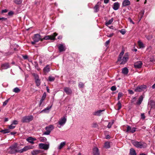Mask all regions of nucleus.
<instances>
[{"label":"nucleus","instance_id":"nucleus-62","mask_svg":"<svg viewBox=\"0 0 155 155\" xmlns=\"http://www.w3.org/2000/svg\"><path fill=\"white\" fill-rule=\"evenodd\" d=\"M23 57L24 59H26L28 58V57L27 55H23Z\"/></svg>","mask_w":155,"mask_h":155},{"label":"nucleus","instance_id":"nucleus-8","mask_svg":"<svg viewBox=\"0 0 155 155\" xmlns=\"http://www.w3.org/2000/svg\"><path fill=\"white\" fill-rule=\"evenodd\" d=\"M39 146L40 149L45 150H48L49 147L48 145L42 143H40L39 144Z\"/></svg>","mask_w":155,"mask_h":155},{"label":"nucleus","instance_id":"nucleus-41","mask_svg":"<svg viewBox=\"0 0 155 155\" xmlns=\"http://www.w3.org/2000/svg\"><path fill=\"white\" fill-rule=\"evenodd\" d=\"M35 82L36 85L37 86H39L41 84V81L40 79L35 80Z\"/></svg>","mask_w":155,"mask_h":155},{"label":"nucleus","instance_id":"nucleus-28","mask_svg":"<svg viewBox=\"0 0 155 155\" xmlns=\"http://www.w3.org/2000/svg\"><path fill=\"white\" fill-rule=\"evenodd\" d=\"M144 13V10H142L139 13V17H140L139 20L140 21L143 17V15Z\"/></svg>","mask_w":155,"mask_h":155},{"label":"nucleus","instance_id":"nucleus-39","mask_svg":"<svg viewBox=\"0 0 155 155\" xmlns=\"http://www.w3.org/2000/svg\"><path fill=\"white\" fill-rule=\"evenodd\" d=\"M20 91V89L17 87L14 88L13 90V91L16 93H18Z\"/></svg>","mask_w":155,"mask_h":155},{"label":"nucleus","instance_id":"nucleus-29","mask_svg":"<svg viewBox=\"0 0 155 155\" xmlns=\"http://www.w3.org/2000/svg\"><path fill=\"white\" fill-rule=\"evenodd\" d=\"M122 72L124 74H127L128 72V70L127 68H124L123 69Z\"/></svg>","mask_w":155,"mask_h":155},{"label":"nucleus","instance_id":"nucleus-19","mask_svg":"<svg viewBox=\"0 0 155 155\" xmlns=\"http://www.w3.org/2000/svg\"><path fill=\"white\" fill-rule=\"evenodd\" d=\"M104 110H98L94 112L93 113V114L94 115L100 116L101 115V112Z\"/></svg>","mask_w":155,"mask_h":155},{"label":"nucleus","instance_id":"nucleus-54","mask_svg":"<svg viewBox=\"0 0 155 155\" xmlns=\"http://www.w3.org/2000/svg\"><path fill=\"white\" fill-rule=\"evenodd\" d=\"M141 118L143 119H144L145 118V117L144 113H142L141 115Z\"/></svg>","mask_w":155,"mask_h":155},{"label":"nucleus","instance_id":"nucleus-13","mask_svg":"<svg viewBox=\"0 0 155 155\" xmlns=\"http://www.w3.org/2000/svg\"><path fill=\"white\" fill-rule=\"evenodd\" d=\"M66 120V118L65 117H64L60 119L58 121V124L61 126H63L65 123Z\"/></svg>","mask_w":155,"mask_h":155},{"label":"nucleus","instance_id":"nucleus-27","mask_svg":"<svg viewBox=\"0 0 155 155\" xmlns=\"http://www.w3.org/2000/svg\"><path fill=\"white\" fill-rule=\"evenodd\" d=\"M41 153L40 150H34L31 152L32 155H37L38 154Z\"/></svg>","mask_w":155,"mask_h":155},{"label":"nucleus","instance_id":"nucleus-43","mask_svg":"<svg viewBox=\"0 0 155 155\" xmlns=\"http://www.w3.org/2000/svg\"><path fill=\"white\" fill-rule=\"evenodd\" d=\"M84 86V84L82 82H80L78 84V87L79 88H83Z\"/></svg>","mask_w":155,"mask_h":155},{"label":"nucleus","instance_id":"nucleus-20","mask_svg":"<svg viewBox=\"0 0 155 155\" xmlns=\"http://www.w3.org/2000/svg\"><path fill=\"white\" fill-rule=\"evenodd\" d=\"M93 155H100V153L98 148L95 147L93 148Z\"/></svg>","mask_w":155,"mask_h":155},{"label":"nucleus","instance_id":"nucleus-7","mask_svg":"<svg viewBox=\"0 0 155 155\" xmlns=\"http://www.w3.org/2000/svg\"><path fill=\"white\" fill-rule=\"evenodd\" d=\"M33 39L34 41H35V42H37L40 40L41 41V39H42V38H41V36L39 34H37L34 35Z\"/></svg>","mask_w":155,"mask_h":155},{"label":"nucleus","instance_id":"nucleus-9","mask_svg":"<svg viewBox=\"0 0 155 155\" xmlns=\"http://www.w3.org/2000/svg\"><path fill=\"white\" fill-rule=\"evenodd\" d=\"M128 59V57L127 55H126V53L122 59H121V62L120 63V64H124L127 62V60Z\"/></svg>","mask_w":155,"mask_h":155},{"label":"nucleus","instance_id":"nucleus-30","mask_svg":"<svg viewBox=\"0 0 155 155\" xmlns=\"http://www.w3.org/2000/svg\"><path fill=\"white\" fill-rule=\"evenodd\" d=\"M130 155H136L135 150L133 148H131L130 150Z\"/></svg>","mask_w":155,"mask_h":155},{"label":"nucleus","instance_id":"nucleus-46","mask_svg":"<svg viewBox=\"0 0 155 155\" xmlns=\"http://www.w3.org/2000/svg\"><path fill=\"white\" fill-rule=\"evenodd\" d=\"M114 124V121H113L109 123L107 125V127L109 128H110L111 127L112 125Z\"/></svg>","mask_w":155,"mask_h":155},{"label":"nucleus","instance_id":"nucleus-14","mask_svg":"<svg viewBox=\"0 0 155 155\" xmlns=\"http://www.w3.org/2000/svg\"><path fill=\"white\" fill-rule=\"evenodd\" d=\"M64 91L68 95H70L72 93L71 89L68 87H65L64 88Z\"/></svg>","mask_w":155,"mask_h":155},{"label":"nucleus","instance_id":"nucleus-56","mask_svg":"<svg viewBox=\"0 0 155 155\" xmlns=\"http://www.w3.org/2000/svg\"><path fill=\"white\" fill-rule=\"evenodd\" d=\"M14 14V12L12 11H11L8 12V14L9 15H12Z\"/></svg>","mask_w":155,"mask_h":155},{"label":"nucleus","instance_id":"nucleus-5","mask_svg":"<svg viewBox=\"0 0 155 155\" xmlns=\"http://www.w3.org/2000/svg\"><path fill=\"white\" fill-rule=\"evenodd\" d=\"M54 129V126L52 125H50L45 127V129L46 131L43 134V135H48L50 133L51 131Z\"/></svg>","mask_w":155,"mask_h":155},{"label":"nucleus","instance_id":"nucleus-1","mask_svg":"<svg viewBox=\"0 0 155 155\" xmlns=\"http://www.w3.org/2000/svg\"><path fill=\"white\" fill-rule=\"evenodd\" d=\"M132 143L137 148H143L146 147L147 144L143 142L132 141Z\"/></svg>","mask_w":155,"mask_h":155},{"label":"nucleus","instance_id":"nucleus-53","mask_svg":"<svg viewBox=\"0 0 155 155\" xmlns=\"http://www.w3.org/2000/svg\"><path fill=\"white\" fill-rule=\"evenodd\" d=\"M18 124V121L16 120H14L12 123V124Z\"/></svg>","mask_w":155,"mask_h":155},{"label":"nucleus","instance_id":"nucleus-40","mask_svg":"<svg viewBox=\"0 0 155 155\" xmlns=\"http://www.w3.org/2000/svg\"><path fill=\"white\" fill-rule=\"evenodd\" d=\"M124 95L123 94L122 92H119L118 94L117 100H119L120 98Z\"/></svg>","mask_w":155,"mask_h":155},{"label":"nucleus","instance_id":"nucleus-6","mask_svg":"<svg viewBox=\"0 0 155 155\" xmlns=\"http://www.w3.org/2000/svg\"><path fill=\"white\" fill-rule=\"evenodd\" d=\"M147 88V86L145 85L138 86L136 88L134 91L135 92H140L144 90Z\"/></svg>","mask_w":155,"mask_h":155},{"label":"nucleus","instance_id":"nucleus-23","mask_svg":"<svg viewBox=\"0 0 155 155\" xmlns=\"http://www.w3.org/2000/svg\"><path fill=\"white\" fill-rule=\"evenodd\" d=\"M1 67L3 69H6L10 67L9 64L8 63L2 64Z\"/></svg>","mask_w":155,"mask_h":155},{"label":"nucleus","instance_id":"nucleus-4","mask_svg":"<svg viewBox=\"0 0 155 155\" xmlns=\"http://www.w3.org/2000/svg\"><path fill=\"white\" fill-rule=\"evenodd\" d=\"M58 35L57 33L56 32L54 33L53 35H50L46 36L44 38L41 39V41H42L44 39L46 40H54L55 39V37Z\"/></svg>","mask_w":155,"mask_h":155},{"label":"nucleus","instance_id":"nucleus-60","mask_svg":"<svg viewBox=\"0 0 155 155\" xmlns=\"http://www.w3.org/2000/svg\"><path fill=\"white\" fill-rule=\"evenodd\" d=\"M128 19L130 21V23H131L134 24V23L132 21V19H131V18H128Z\"/></svg>","mask_w":155,"mask_h":155},{"label":"nucleus","instance_id":"nucleus-58","mask_svg":"<svg viewBox=\"0 0 155 155\" xmlns=\"http://www.w3.org/2000/svg\"><path fill=\"white\" fill-rule=\"evenodd\" d=\"M129 93L130 94H134V92L131 90H128Z\"/></svg>","mask_w":155,"mask_h":155},{"label":"nucleus","instance_id":"nucleus-57","mask_svg":"<svg viewBox=\"0 0 155 155\" xmlns=\"http://www.w3.org/2000/svg\"><path fill=\"white\" fill-rule=\"evenodd\" d=\"M8 100H6L4 102H3V106H5L7 104L8 102Z\"/></svg>","mask_w":155,"mask_h":155},{"label":"nucleus","instance_id":"nucleus-38","mask_svg":"<svg viewBox=\"0 0 155 155\" xmlns=\"http://www.w3.org/2000/svg\"><path fill=\"white\" fill-rule=\"evenodd\" d=\"M39 140L43 142H45L46 141L47 139L45 137H41L40 138Z\"/></svg>","mask_w":155,"mask_h":155},{"label":"nucleus","instance_id":"nucleus-17","mask_svg":"<svg viewBox=\"0 0 155 155\" xmlns=\"http://www.w3.org/2000/svg\"><path fill=\"white\" fill-rule=\"evenodd\" d=\"M120 4L117 2L114 3L113 8L115 10H117L120 7Z\"/></svg>","mask_w":155,"mask_h":155},{"label":"nucleus","instance_id":"nucleus-64","mask_svg":"<svg viewBox=\"0 0 155 155\" xmlns=\"http://www.w3.org/2000/svg\"><path fill=\"white\" fill-rule=\"evenodd\" d=\"M136 97H134L132 99V103L134 102V101H136Z\"/></svg>","mask_w":155,"mask_h":155},{"label":"nucleus","instance_id":"nucleus-10","mask_svg":"<svg viewBox=\"0 0 155 155\" xmlns=\"http://www.w3.org/2000/svg\"><path fill=\"white\" fill-rule=\"evenodd\" d=\"M142 65V63L141 61H137L134 64V67L136 68H140Z\"/></svg>","mask_w":155,"mask_h":155},{"label":"nucleus","instance_id":"nucleus-16","mask_svg":"<svg viewBox=\"0 0 155 155\" xmlns=\"http://www.w3.org/2000/svg\"><path fill=\"white\" fill-rule=\"evenodd\" d=\"M36 140V139L35 138L31 137H28L26 139L27 141L32 144H34V141Z\"/></svg>","mask_w":155,"mask_h":155},{"label":"nucleus","instance_id":"nucleus-61","mask_svg":"<svg viewBox=\"0 0 155 155\" xmlns=\"http://www.w3.org/2000/svg\"><path fill=\"white\" fill-rule=\"evenodd\" d=\"M7 10L6 9H4V10H2V13H6V12H7Z\"/></svg>","mask_w":155,"mask_h":155},{"label":"nucleus","instance_id":"nucleus-21","mask_svg":"<svg viewBox=\"0 0 155 155\" xmlns=\"http://www.w3.org/2000/svg\"><path fill=\"white\" fill-rule=\"evenodd\" d=\"M143 97L142 95H141L139 97L137 102H136V103L135 104L138 105H140L143 100Z\"/></svg>","mask_w":155,"mask_h":155},{"label":"nucleus","instance_id":"nucleus-55","mask_svg":"<svg viewBox=\"0 0 155 155\" xmlns=\"http://www.w3.org/2000/svg\"><path fill=\"white\" fill-rule=\"evenodd\" d=\"M110 42V41L109 40L107 41L105 43V45L106 46H107L109 44V43Z\"/></svg>","mask_w":155,"mask_h":155},{"label":"nucleus","instance_id":"nucleus-11","mask_svg":"<svg viewBox=\"0 0 155 155\" xmlns=\"http://www.w3.org/2000/svg\"><path fill=\"white\" fill-rule=\"evenodd\" d=\"M58 48L60 52L64 51L66 49L65 46L62 44H60L58 45Z\"/></svg>","mask_w":155,"mask_h":155},{"label":"nucleus","instance_id":"nucleus-50","mask_svg":"<svg viewBox=\"0 0 155 155\" xmlns=\"http://www.w3.org/2000/svg\"><path fill=\"white\" fill-rule=\"evenodd\" d=\"M116 89V87L115 86H113L111 88V90L112 91H114Z\"/></svg>","mask_w":155,"mask_h":155},{"label":"nucleus","instance_id":"nucleus-42","mask_svg":"<svg viewBox=\"0 0 155 155\" xmlns=\"http://www.w3.org/2000/svg\"><path fill=\"white\" fill-rule=\"evenodd\" d=\"M104 147L107 149L110 147V143L108 142H105L104 144Z\"/></svg>","mask_w":155,"mask_h":155},{"label":"nucleus","instance_id":"nucleus-47","mask_svg":"<svg viewBox=\"0 0 155 155\" xmlns=\"http://www.w3.org/2000/svg\"><path fill=\"white\" fill-rule=\"evenodd\" d=\"M119 31L123 35H124L126 32V31L124 29H121Z\"/></svg>","mask_w":155,"mask_h":155},{"label":"nucleus","instance_id":"nucleus-33","mask_svg":"<svg viewBox=\"0 0 155 155\" xmlns=\"http://www.w3.org/2000/svg\"><path fill=\"white\" fill-rule=\"evenodd\" d=\"M113 21V18H111L109 20L107 21H106L105 23V25L106 26H108L109 25L111 24L112 23Z\"/></svg>","mask_w":155,"mask_h":155},{"label":"nucleus","instance_id":"nucleus-32","mask_svg":"<svg viewBox=\"0 0 155 155\" xmlns=\"http://www.w3.org/2000/svg\"><path fill=\"white\" fill-rule=\"evenodd\" d=\"M138 44L140 48H143L144 47V44L140 41H138Z\"/></svg>","mask_w":155,"mask_h":155},{"label":"nucleus","instance_id":"nucleus-52","mask_svg":"<svg viewBox=\"0 0 155 155\" xmlns=\"http://www.w3.org/2000/svg\"><path fill=\"white\" fill-rule=\"evenodd\" d=\"M114 35V33H112L109 34H108L107 36L108 37H112Z\"/></svg>","mask_w":155,"mask_h":155},{"label":"nucleus","instance_id":"nucleus-45","mask_svg":"<svg viewBox=\"0 0 155 155\" xmlns=\"http://www.w3.org/2000/svg\"><path fill=\"white\" fill-rule=\"evenodd\" d=\"M55 80V78L51 76H50L48 77V80L50 81H53Z\"/></svg>","mask_w":155,"mask_h":155},{"label":"nucleus","instance_id":"nucleus-18","mask_svg":"<svg viewBox=\"0 0 155 155\" xmlns=\"http://www.w3.org/2000/svg\"><path fill=\"white\" fill-rule=\"evenodd\" d=\"M130 2L129 0H124L122 2L123 7H125L130 5Z\"/></svg>","mask_w":155,"mask_h":155},{"label":"nucleus","instance_id":"nucleus-12","mask_svg":"<svg viewBox=\"0 0 155 155\" xmlns=\"http://www.w3.org/2000/svg\"><path fill=\"white\" fill-rule=\"evenodd\" d=\"M136 129L135 127H131L129 126H127L126 132H130L132 133H134Z\"/></svg>","mask_w":155,"mask_h":155},{"label":"nucleus","instance_id":"nucleus-15","mask_svg":"<svg viewBox=\"0 0 155 155\" xmlns=\"http://www.w3.org/2000/svg\"><path fill=\"white\" fill-rule=\"evenodd\" d=\"M46 94L45 93H44L43 95V96L42 97V98L41 100H40V104H39V106H43L44 104H42V103L44 100L45 99L46 97Z\"/></svg>","mask_w":155,"mask_h":155},{"label":"nucleus","instance_id":"nucleus-35","mask_svg":"<svg viewBox=\"0 0 155 155\" xmlns=\"http://www.w3.org/2000/svg\"><path fill=\"white\" fill-rule=\"evenodd\" d=\"M32 75L34 77V78H35V80H38L40 79H39V76L37 74H35V73H33L32 74Z\"/></svg>","mask_w":155,"mask_h":155},{"label":"nucleus","instance_id":"nucleus-34","mask_svg":"<svg viewBox=\"0 0 155 155\" xmlns=\"http://www.w3.org/2000/svg\"><path fill=\"white\" fill-rule=\"evenodd\" d=\"M99 3V2H98L97 3V4H96L95 5V6H94V12H98L99 10V6L98 5V4Z\"/></svg>","mask_w":155,"mask_h":155},{"label":"nucleus","instance_id":"nucleus-25","mask_svg":"<svg viewBox=\"0 0 155 155\" xmlns=\"http://www.w3.org/2000/svg\"><path fill=\"white\" fill-rule=\"evenodd\" d=\"M50 68L48 65H47L43 69V71L45 74H46L50 71Z\"/></svg>","mask_w":155,"mask_h":155},{"label":"nucleus","instance_id":"nucleus-37","mask_svg":"<svg viewBox=\"0 0 155 155\" xmlns=\"http://www.w3.org/2000/svg\"><path fill=\"white\" fill-rule=\"evenodd\" d=\"M14 2L16 4L19 5L21 4L22 2V0H13Z\"/></svg>","mask_w":155,"mask_h":155},{"label":"nucleus","instance_id":"nucleus-49","mask_svg":"<svg viewBox=\"0 0 155 155\" xmlns=\"http://www.w3.org/2000/svg\"><path fill=\"white\" fill-rule=\"evenodd\" d=\"M15 127V126H13V124H12L11 125H9L8 127L9 129H14Z\"/></svg>","mask_w":155,"mask_h":155},{"label":"nucleus","instance_id":"nucleus-3","mask_svg":"<svg viewBox=\"0 0 155 155\" xmlns=\"http://www.w3.org/2000/svg\"><path fill=\"white\" fill-rule=\"evenodd\" d=\"M17 146V144L15 143L14 145L10 147L8 149L9 150L8 151L9 153L12 154L18 153V150L16 149Z\"/></svg>","mask_w":155,"mask_h":155},{"label":"nucleus","instance_id":"nucleus-22","mask_svg":"<svg viewBox=\"0 0 155 155\" xmlns=\"http://www.w3.org/2000/svg\"><path fill=\"white\" fill-rule=\"evenodd\" d=\"M52 104H51L50 106H48L46 108H45L44 109L42 110L41 112V113L42 112H44L45 113H48L49 112V111L50 109L52 107Z\"/></svg>","mask_w":155,"mask_h":155},{"label":"nucleus","instance_id":"nucleus-63","mask_svg":"<svg viewBox=\"0 0 155 155\" xmlns=\"http://www.w3.org/2000/svg\"><path fill=\"white\" fill-rule=\"evenodd\" d=\"M154 104V103L153 102H152L150 104V105H151V108H153L154 106H153Z\"/></svg>","mask_w":155,"mask_h":155},{"label":"nucleus","instance_id":"nucleus-51","mask_svg":"<svg viewBox=\"0 0 155 155\" xmlns=\"http://www.w3.org/2000/svg\"><path fill=\"white\" fill-rule=\"evenodd\" d=\"M98 126V125L96 123H93L92 124V127H96Z\"/></svg>","mask_w":155,"mask_h":155},{"label":"nucleus","instance_id":"nucleus-48","mask_svg":"<svg viewBox=\"0 0 155 155\" xmlns=\"http://www.w3.org/2000/svg\"><path fill=\"white\" fill-rule=\"evenodd\" d=\"M146 38L148 40H150L152 38V36L151 35H146Z\"/></svg>","mask_w":155,"mask_h":155},{"label":"nucleus","instance_id":"nucleus-2","mask_svg":"<svg viewBox=\"0 0 155 155\" xmlns=\"http://www.w3.org/2000/svg\"><path fill=\"white\" fill-rule=\"evenodd\" d=\"M34 119L32 115L25 116L22 117L21 122L23 123H28Z\"/></svg>","mask_w":155,"mask_h":155},{"label":"nucleus","instance_id":"nucleus-31","mask_svg":"<svg viewBox=\"0 0 155 155\" xmlns=\"http://www.w3.org/2000/svg\"><path fill=\"white\" fill-rule=\"evenodd\" d=\"M66 142H61L58 147V149L59 150L61 149L65 145Z\"/></svg>","mask_w":155,"mask_h":155},{"label":"nucleus","instance_id":"nucleus-36","mask_svg":"<svg viewBox=\"0 0 155 155\" xmlns=\"http://www.w3.org/2000/svg\"><path fill=\"white\" fill-rule=\"evenodd\" d=\"M1 132L3 133V134H6L10 132V130L9 129H6L5 130H2L0 131Z\"/></svg>","mask_w":155,"mask_h":155},{"label":"nucleus","instance_id":"nucleus-24","mask_svg":"<svg viewBox=\"0 0 155 155\" xmlns=\"http://www.w3.org/2000/svg\"><path fill=\"white\" fill-rule=\"evenodd\" d=\"M29 148L28 146H25L23 148L19 150H18V153H22L29 150Z\"/></svg>","mask_w":155,"mask_h":155},{"label":"nucleus","instance_id":"nucleus-44","mask_svg":"<svg viewBox=\"0 0 155 155\" xmlns=\"http://www.w3.org/2000/svg\"><path fill=\"white\" fill-rule=\"evenodd\" d=\"M117 105H118V108L117 110H120L122 107L121 103L119 101H118V103L117 104Z\"/></svg>","mask_w":155,"mask_h":155},{"label":"nucleus","instance_id":"nucleus-59","mask_svg":"<svg viewBox=\"0 0 155 155\" xmlns=\"http://www.w3.org/2000/svg\"><path fill=\"white\" fill-rule=\"evenodd\" d=\"M7 20L6 18H5L3 17L2 18H0V20H2V21H5Z\"/></svg>","mask_w":155,"mask_h":155},{"label":"nucleus","instance_id":"nucleus-26","mask_svg":"<svg viewBox=\"0 0 155 155\" xmlns=\"http://www.w3.org/2000/svg\"><path fill=\"white\" fill-rule=\"evenodd\" d=\"M124 53V51L122 50L121 52H120V54H119L118 57V59L117 61L118 62H120V61L121 60V59L122 58V57Z\"/></svg>","mask_w":155,"mask_h":155}]
</instances>
